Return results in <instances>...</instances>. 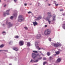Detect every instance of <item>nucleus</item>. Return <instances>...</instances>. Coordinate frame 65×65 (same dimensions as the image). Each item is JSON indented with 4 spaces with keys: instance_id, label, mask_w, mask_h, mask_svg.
Listing matches in <instances>:
<instances>
[{
    "instance_id": "f257e3e1",
    "label": "nucleus",
    "mask_w": 65,
    "mask_h": 65,
    "mask_svg": "<svg viewBox=\"0 0 65 65\" xmlns=\"http://www.w3.org/2000/svg\"><path fill=\"white\" fill-rule=\"evenodd\" d=\"M51 30L50 29H47L44 32V34L45 35H47L51 33Z\"/></svg>"
},
{
    "instance_id": "f03ea898",
    "label": "nucleus",
    "mask_w": 65,
    "mask_h": 65,
    "mask_svg": "<svg viewBox=\"0 0 65 65\" xmlns=\"http://www.w3.org/2000/svg\"><path fill=\"white\" fill-rule=\"evenodd\" d=\"M24 20V18L23 17V16L21 15H20L19 18V22H22V21H23Z\"/></svg>"
},
{
    "instance_id": "7ed1b4c3",
    "label": "nucleus",
    "mask_w": 65,
    "mask_h": 65,
    "mask_svg": "<svg viewBox=\"0 0 65 65\" xmlns=\"http://www.w3.org/2000/svg\"><path fill=\"white\" fill-rule=\"evenodd\" d=\"M53 46H55V47H58L59 46H61V44H59V43H53Z\"/></svg>"
},
{
    "instance_id": "20e7f679",
    "label": "nucleus",
    "mask_w": 65,
    "mask_h": 65,
    "mask_svg": "<svg viewBox=\"0 0 65 65\" xmlns=\"http://www.w3.org/2000/svg\"><path fill=\"white\" fill-rule=\"evenodd\" d=\"M37 55L35 53H32V56L34 59H35V58H36L37 57Z\"/></svg>"
},
{
    "instance_id": "39448f33",
    "label": "nucleus",
    "mask_w": 65,
    "mask_h": 65,
    "mask_svg": "<svg viewBox=\"0 0 65 65\" xmlns=\"http://www.w3.org/2000/svg\"><path fill=\"white\" fill-rule=\"evenodd\" d=\"M50 17H49V18H46L45 19V20H46V21H48L49 24H50V23H51V22H52V21H50L49 20L50 19Z\"/></svg>"
},
{
    "instance_id": "423d86ee",
    "label": "nucleus",
    "mask_w": 65,
    "mask_h": 65,
    "mask_svg": "<svg viewBox=\"0 0 65 65\" xmlns=\"http://www.w3.org/2000/svg\"><path fill=\"white\" fill-rule=\"evenodd\" d=\"M6 24L7 25H8L9 27H11L13 26V24L10 23H8L7 21L6 22Z\"/></svg>"
},
{
    "instance_id": "0eeeda50",
    "label": "nucleus",
    "mask_w": 65,
    "mask_h": 65,
    "mask_svg": "<svg viewBox=\"0 0 65 65\" xmlns=\"http://www.w3.org/2000/svg\"><path fill=\"white\" fill-rule=\"evenodd\" d=\"M38 59L36 60L35 61H34L32 59L30 61V62H32V63H35V62H38Z\"/></svg>"
},
{
    "instance_id": "6e6552de",
    "label": "nucleus",
    "mask_w": 65,
    "mask_h": 65,
    "mask_svg": "<svg viewBox=\"0 0 65 65\" xmlns=\"http://www.w3.org/2000/svg\"><path fill=\"white\" fill-rule=\"evenodd\" d=\"M24 44V42L22 41H20L19 42V44L20 46L23 45Z\"/></svg>"
},
{
    "instance_id": "1a4fd4ad",
    "label": "nucleus",
    "mask_w": 65,
    "mask_h": 65,
    "mask_svg": "<svg viewBox=\"0 0 65 65\" xmlns=\"http://www.w3.org/2000/svg\"><path fill=\"white\" fill-rule=\"evenodd\" d=\"M47 14L48 15L47 17V18H48L49 17H50V18H51V12H48L47 13Z\"/></svg>"
},
{
    "instance_id": "9d476101",
    "label": "nucleus",
    "mask_w": 65,
    "mask_h": 65,
    "mask_svg": "<svg viewBox=\"0 0 65 65\" xmlns=\"http://www.w3.org/2000/svg\"><path fill=\"white\" fill-rule=\"evenodd\" d=\"M32 23L34 26H35L36 25H38V23L35 21V22H32Z\"/></svg>"
},
{
    "instance_id": "9b49d317",
    "label": "nucleus",
    "mask_w": 65,
    "mask_h": 65,
    "mask_svg": "<svg viewBox=\"0 0 65 65\" xmlns=\"http://www.w3.org/2000/svg\"><path fill=\"white\" fill-rule=\"evenodd\" d=\"M40 37H41V35H40V34H38L37 36V39H39Z\"/></svg>"
},
{
    "instance_id": "f8f14e48",
    "label": "nucleus",
    "mask_w": 65,
    "mask_h": 65,
    "mask_svg": "<svg viewBox=\"0 0 65 65\" xmlns=\"http://www.w3.org/2000/svg\"><path fill=\"white\" fill-rule=\"evenodd\" d=\"M55 53H56V54H54V56H56V55H58L59 54H60V52L59 51H57Z\"/></svg>"
},
{
    "instance_id": "ddd939ff",
    "label": "nucleus",
    "mask_w": 65,
    "mask_h": 65,
    "mask_svg": "<svg viewBox=\"0 0 65 65\" xmlns=\"http://www.w3.org/2000/svg\"><path fill=\"white\" fill-rule=\"evenodd\" d=\"M13 49L14 50H15L16 51H18L19 50L18 48L17 47H14L13 48Z\"/></svg>"
},
{
    "instance_id": "4468645a",
    "label": "nucleus",
    "mask_w": 65,
    "mask_h": 65,
    "mask_svg": "<svg viewBox=\"0 0 65 65\" xmlns=\"http://www.w3.org/2000/svg\"><path fill=\"white\" fill-rule=\"evenodd\" d=\"M56 17L55 16H53V21H56V19H55V18Z\"/></svg>"
},
{
    "instance_id": "2eb2a0df",
    "label": "nucleus",
    "mask_w": 65,
    "mask_h": 65,
    "mask_svg": "<svg viewBox=\"0 0 65 65\" xmlns=\"http://www.w3.org/2000/svg\"><path fill=\"white\" fill-rule=\"evenodd\" d=\"M41 18H42V17L41 16H39L38 18H37V19L38 20H40V19H41Z\"/></svg>"
},
{
    "instance_id": "dca6fc26",
    "label": "nucleus",
    "mask_w": 65,
    "mask_h": 65,
    "mask_svg": "<svg viewBox=\"0 0 65 65\" xmlns=\"http://www.w3.org/2000/svg\"><path fill=\"white\" fill-rule=\"evenodd\" d=\"M27 45L28 46H30V43L29 42H28L27 44Z\"/></svg>"
},
{
    "instance_id": "f3484780",
    "label": "nucleus",
    "mask_w": 65,
    "mask_h": 65,
    "mask_svg": "<svg viewBox=\"0 0 65 65\" xmlns=\"http://www.w3.org/2000/svg\"><path fill=\"white\" fill-rule=\"evenodd\" d=\"M63 29H64V30H65V23L63 24Z\"/></svg>"
},
{
    "instance_id": "a211bd4d",
    "label": "nucleus",
    "mask_w": 65,
    "mask_h": 65,
    "mask_svg": "<svg viewBox=\"0 0 65 65\" xmlns=\"http://www.w3.org/2000/svg\"><path fill=\"white\" fill-rule=\"evenodd\" d=\"M58 62H60L61 61V59L60 58H58L57 60Z\"/></svg>"
},
{
    "instance_id": "6ab92c4d",
    "label": "nucleus",
    "mask_w": 65,
    "mask_h": 65,
    "mask_svg": "<svg viewBox=\"0 0 65 65\" xmlns=\"http://www.w3.org/2000/svg\"><path fill=\"white\" fill-rule=\"evenodd\" d=\"M4 46V44H2L0 46V47L1 48L3 47Z\"/></svg>"
},
{
    "instance_id": "aec40b11",
    "label": "nucleus",
    "mask_w": 65,
    "mask_h": 65,
    "mask_svg": "<svg viewBox=\"0 0 65 65\" xmlns=\"http://www.w3.org/2000/svg\"><path fill=\"white\" fill-rule=\"evenodd\" d=\"M47 56H50V55H51V54H50V52H48L47 53Z\"/></svg>"
},
{
    "instance_id": "412c9836",
    "label": "nucleus",
    "mask_w": 65,
    "mask_h": 65,
    "mask_svg": "<svg viewBox=\"0 0 65 65\" xmlns=\"http://www.w3.org/2000/svg\"><path fill=\"white\" fill-rule=\"evenodd\" d=\"M54 3H55V5H56V6H58V5H59L58 4H56V1H54Z\"/></svg>"
},
{
    "instance_id": "4be33fe9",
    "label": "nucleus",
    "mask_w": 65,
    "mask_h": 65,
    "mask_svg": "<svg viewBox=\"0 0 65 65\" xmlns=\"http://www.w3.org/2000/svg\"><path fill=\"white\" fill-rule=\"evenodd\" d=\"M33 52L35 53H37V51H33Z\"/></svg>"
},
{
    "instance_id": "5701e85b",
    "label": "nucleus",
    "mask_w": 65,
    "mask_h": 65,
    "mask_svg": "<svg viewBox=\"0 0 65 65\" xmlns=\"http://www.w3.org/2000/svg\"><path fill=\"white\" fill-rule=\"evenodd\" d=\"M46 63H47V62H44L43 63V65H45V64H46Z\"/></svg>"
},
{
    "instance_id": "b1692460",
    "label": "nucleus",
    "mask_w": 65,
    "mask_h": 65,
    "mask_svg": "<svg viewBox=\"0 0 65 65\" xmlns=\"http://www.w3.org/2000/svg\"><path fill=\"white\" fill-rule=\"evenodd\" d=\"M37 48H38V50H40V48L39 46H37Z\"/></svg>"
},
{
    "instance_id": "393cba45",
    "label": "nucleus",
    "mask_w": 65,
    "mask_h": 65,
    "mask_svg": "<svg viewBox=\"0 0 65 65\" xmlns=\"http://www.w3.org/2000/svg\"><path fill=\"white\" fill-rule=\"evenodd\" d=\"M15 38H19V36H15Z\"/></svg>"
},
{
    "instance_id": "a878e982",
    "label": "nucleus",
    "mask_w": 65,
    "mask_h": 65,
    "mask_svg": "<svg viewBox=\"0 0 65 65\" xmlns=\"http://www.w3.org/2000/svg\"><path fill=\"white\" fill-rule=\"evenodd\" d=\"M14 2L15 3L17 2L18 1H17V0H14Z\"/></svg>"
},
{
    "instance_id": "bb28decb",
    "label": "nucleus",
    "mask_w": 65,
    "mask_h": 65,
    "mask_svg": "<svg viewBox=\"0 0 65 65\" xmlns=\"http://www.w3.org/2000/svg\"><path fill=\"white\" fill-rule=\"evenodd\" d=\"M5 51V52H7V51L2 50H0V52H1V51Z\"/></svg>"
},
{
    "instance_id": "cd10ccee",
    "label": "nucleus",
    "mask_w": 65,
    "mask_h": 65,
    "mask_svg": "<svg viewBox=\"0 0 65 65\" xmlns=\"http://www.w3.org/2000/svg\"><path fill=\"white\" fill-rule=\"evenodd\" d=\"M6 34V32H5L4 31L3 32V34Z\"/></svg>"
},
{
    "instance_id": "c85d7f7f",
    "label": "nucleus",
    "mask_w": 65,
    "mask_h": 65,
    "mask_svg": "<svg viewBox=\"0 0 65 65\" xmlns=\"http://www.w3.org/2000/svg\"><path fill=\"white\" fill-rule=\"evenodd\" d=\"M63 9H60V11H63Z\"/></svg>"
},
{
    "instance_id": "c756f323",
    "label": "nucleus",
    "mask_w": 65,
    "mask_h": 65,
    "mask_svg": "<svg viewBox=\"0 0 65 65\" xmlns=\"http://www.w3.org/2000/svg\"><path fill=\"white\" fill-rule=\"evenodd\" d=\"M46 58H43V60H46Z\"/></svg>"
},
{
    "instance_id": "7c9ffc66",
    "label": "nucleus",
    "mask_w": 65,
    "mask_h": 65,
    "mask_svg": "<svg viewBox=\"0 0 65 65\" xmlns=\"http://www.w3.org/2000/svg\"><path fill=\"white\" fill-rule=\"evenodd\" d=\"M10 19H13V16H11L10 17Z\"/></svg>"
},
{
    "instance_id": "2f4dec72",
    "label": "nucleus",
    "mask_w": 65,
    "mask_h": 65,
    "mask_svg": "<svg viewBox=\"0 0 65 65\" xmlns=\"http://www.w3.org/2000/svg\"><path fill=\"white\" fill-rule=\"evenodd\" d=\"M42 59V57H40V58H39L38 59V60H40V59Z\"/></svg>"
},
{
    "instance_id": "473e14b6",
    "label": "nucleus",
    "mask_w": 65,
    "mask_h": 65,
    "mask_svg": "<svg viewBox=\"0 0 65 65\" xmlns=\"http://www.w3.org/2000/svg\"><path fill=\"white\" fill-rule=\"evenodd\" d=\"M24 28L25 29H28V28L27 27H24Z\"/></svg>"
},
{
    "instance_id": "72a5a7b5",
    "label": "nucleus",
    "mask_w": 65,
    "mask_h": 65,
    "mask_svg": "<svg viewBox=\"0 0 65 65\" xmlns=\"http://www.w3.org/2000/svg\"><path fill=\"white\" fill-rule=\"evenodd\" d=\"M49 41H51V38H50L49 39Z\"/></svg>"
},
{
    "instance_id": "f704fd0d",
    "label": "nucleus",
    "mask_w": 65,
    "mask_h": 65,
    "mask_svg": "<svg viewBox=\"0 0 65 65\" xmlns=\"http://www.w3.org/2000/svg\"><path fill=\"white\" fill-rule=\"evenodd\" d=\"M31 13V12L29 11L28 12V13Z\"/></svg>"
},
{
    "instance_id": "c9c22d12",
    "label": "nucleus",
    "mask_w": 65,
    "mask_h": 65,
    "mask_svg": "<svg viewBox=\"0 0 65 65\" xmlns=\"http://www.w3.org/2000/svg\"><path fill=\"white\" fill-rule=\"evenodd\" d=\"M5 14H6V13H4V16H5L6 15H5Z\"/></svg>"
},
{
    "instance_id": "e433bc0d",
    "label": "nucleus",
    "mask_w": 65,
    "mask_h": 65,
    "mask_svg": "<svg viewBox=\"0 0 65 65\" xmlns=\"http://www.w3.org/2000/svg\"><path fill=\"white\" fill-rule=\"evenodd\" d=\"M52 57H50V60H51V59H52Z\"/></svg>"
},
{
    "instance_id": "4c0bfd02",
    "label": "nucleus",
    "mask_w": 65,
    "mask_h": 65,
    "mask_svg": "<svg viewBox=\"0 0 65 65\" xmlns=\"http://www.w3.org/2000/svg\"><path fill=\"white\" fill-rule=\"evenodd\" d=\"M27 4H25L24 5L25 6H27Z\"/></svg>"
},
{
    "instance_id": "58836bf2",
    "label": "nucleus",
    "mask_w": 65,
    "mask_h": 65,
    "mask_svg": "<svg viewBox=\"0 0 65 65\" xmlns=\"http://www.w3.org/2000/svg\"><path fill=\"white\" fill-rule=\"evenodd\" d=\"M9 10H7L6 11V12H9Z\"/></svg>"
},
{
    "instance_id": "ea45409f",
    "label": "nucleus",
    "mask_w": 65,
    "mask_h": 65,
    "mask_svg": "<svg viewBox=\"0 0 65 65\" xmlns=\"http://www.w3.org/2000/svg\"><path fill=\"white\" fill-rule=\"evenodd\" d=\"M45 27H47V26L46 25H45Z\"/></svg>"
},
{
    "instance_id": "a19ab883",
    "label": "nucleus",
    "mask_w": 65,
    "mask_h": 65,
    "mask_svg": "<svg viewBox=\"0 0 65 65\" xmlns=\"http://www.w3.org/2000/svg\"><path fill=\"white\" fill-rule=\"evenodd\" d=\"M37 55H38V56H40V55H39V54H38Z\"/></svg>"
},
{
    "instance_id": "79ce46f5",
    "label": "nucleus",
    "mask_w": 65,
    "mask_h": 65,
    "mask_svg": "<svg viewBox=\"0 0 65 65\" xmlns=\"http://www.w3.org/2000/svg\"><path fill=\"white\" fill-rule=\"evenodd\" d=\"M6 5H5L4 6V7H6Z\"/></svg>"
},
{
    "instance_id": "37998d69",
    "label": "nucleus",
    "mask_w": 65,
    "mask_h": 65,
    "mask_svg": "<svg viewBox=\"0 0 65 65\" xmlns=\"http://www.w3.org/2000/svg\"><path fill=\"white\" fill-rule=\"evenodd\" d=\"M7 14L8 15H9V13H7Z\"/></svg>"
},
{
    "instance_id": "c03bdc74",
    "label": "nucleus",
    "mask_w": 65,
    "mask_h": 65,
    "mask_svg": "<svg viewBox=\"0 0 65 65\" xmlns=\"http://www.w3.org/2000/svg\"><path fill=\"white\" fill-rule=\"evenodd\" d=\"M40 53V54H41L42 52L41 51H39Z\"/></svg>"
},
{
    "instance_id": "a18cd8bd",
    "label": "nucleus",
    "mask_w": 65,
    "mask_h": 65,
    "mask_svg": "<svg viewBox=\"0 0 65 65\" xmlns=\"http://www.w3.org/2000/svg\"><path fill=\"white\" fill-rule=\"evenodd\" d=\"M51 5V4H48V6H50Z\"/></svg>"
},
{
    "instance_id": "49530a36",
    "label": "nucleus",
    "mask_w": 65,
    "mask_h": 65,
    "mask_svg": "<svg viewBox=\"0 0 65 65\" xmlns=\"http://www.w3.org/2000/svg\"><path fill=\"white\" fill-rule=\"evenodd\" d=\"M9 65H12L11 64H9Z\"/></svg>"
},
{
    "instance_id": "de8ad7c7",
    "label": "nucleus",
    "mask_w": 65,
    "mask_h": 65,
    "mask_svg": "<svg viewBox=\"0 0 65 65\" xmlns=\"http://www.w3.org/2000/svg\"><path fill=\"white\" fill-rule=\"evenodd\" d=\"M41 55H43V54H42V53H41Z\"/></svg>"
},
{
    "instance_id": "09e8293b",
    "label": "nucleus",
    "mask_w": 65,
    "mask_h": 65,
    "mask_svg": "<svg viewBox=\"0 0 65 65\" xmlns=\"http://www.w3.org/2000/svg\"><path fill=\"white\" fill-rule=\"evenodd\" d=\"M4 1H6V0H4Z\"/></svg>"
},
{
    "instance_id": "8fccbe9b",
    "label": "nucleus",
    "mask_w": 65,
    "mask_h": 65,
    "mask_svg": "<svg viewBox=\"0 0 65 65\" xmlns=\"http://www.w3.org/2000/svg\"><path fill=\"white\" fill-rule=\"evenodd\" d=\"M32 4H30V5H31Z\"/></svg>"
},
{
    "instance_id": "3c124183",
    "label": "nucleus",
    "mask_w": 65,
    "mask_h": 65,
    "mask_svg": "<svg viewBox=\"0 0 65 65\" xmlns=\"http://www.w3.org/2000/svg\"><path fill=\"white\" fill-rule=\"evenodd\" d=\"M1 2V0H0V2Z\"/></svg>"
},
{
    "instance_id": "603ef678",
    "label": "nucleus",
    "mask_w": 65,
    "mask_h": 65,
    "mask_svg": "<svg viewBox=\"0 0 65 65\" xmlns=\"http://www.w3.org/2000/svg\"><path fill=\"white\" fill-rule=\"evenodd\" d=\"M46 1H47L48 0H46Z\"/></svg>"
},
{
    "instance_id": "864d4df0",
    "label": "nucleus",
    "mask_w": 65,
    "mask_h": 65,
    "mask_svg": "<svg viewBox=\"0 0 65 65\" xmlns=\"http://www.w3.org/2000/svg\"><path fill=\"white\" fill-rule=\"evenodd\" d=\"M3 25H4V24H3Z\"/></svg>"
}]
</instances>
